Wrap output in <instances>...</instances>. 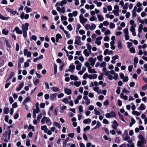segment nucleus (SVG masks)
Masks as SVG:
<instances>
[{
	"mask_svg": "<svg viewBox=\"0 0 147 147\" xmlns=\"http://www.w3.org/2000/svg\"><path fill=\"white\" fill-rule=\"evenodd\" d=\"M41 122L42 124H44L46 122L48 125H50L52 124V122L50 119L44 116L42 119Z\"/></svg>",
	"mask_w": 147,
	"mask_h": 147,
	"instance_id": "1",
	"label": "nucleus"
},
{
	"mask_svg": "<svg viewBox=\"0 0 147 147\" xmlns=\"http://www.w3.org/2000/svg\"><path fill=\"white\" fill-rule=\"evenodd\" d=\"M146 142V140H139L137 142V146L139 147H147L145 145Z\"/></svg>",
	"mask_w": 147,
	"mask_h": 147,
	"instance_id": "2",
	"label": "nucleus"
},
{
	"mask_svg": "<svg viewBox=\"0 0 147 147\" xmlns=\"http://www.w3.org/2000/svg\"><path fill=\"white\" fill-rule=\"evenodd\" d=\"M116 116V113L114 111L111 112L110 113H107L105 115V117L107 118L115 117Z\"/></svg>",
	"mask_w": 147,
	"mask_h": 147,
	"instance_id": "3",
	"label": "nucleus"
},
{
	"mask_svg": "<svg viewBox=\"0 0 147 147\" xmlns=\"http://www.w3.org/2000/svg\"><path fill=\"white\" fill-rule=\"evenodd\" d=\"M97 58L95 57L94 58L92 57H90L88 59V61L90 63V65L93 67L94 66L96 61Z\"/></svg>",
	"mask_w": 147,
	"mask_h": 147,
	"instance_id": "4",
	"label": "nucleus"
},
{
	"mask_svg": "<svg viewBox=\"0 0 147 147\" xmlns=\"http://www.w3.org/2000/svg\"><path fill=\"white\" fill-rule=\"evenodd\" d=\"M29 24L26 23L25 24H23L22 26V29L23 31H27L28 30Z\"/></svg>",
	"mask_w": 147,
	"mask_h": 147,
	"instance_id": "5",
	"label": "nucleus"
},
{
	"mask_svg": "<svg viewBox=\"0 0 147 147\" xmlns=\"http://www.w3.org/2000/svg\"><path fill=\"white\" fill-rule=\"evenodd\" d=\"M79 19L80 22L82 24L86 22L87 21V19L84 18L82 14H81L80 16Z\"/></svg>",
	"mask_w": 147,
	"mask_h": 147,
	"instance_id": "6",
	"label": "nucleus"
},
{
	"mask_svg": "<svg viewBox=\"0 0 147 147\" xmlns=\"http://www.w3.org/2000/svg\"><path fill=\"white\" fill-rule=\"evenodd\" d=\"M74 44L77 45H81V37L78 36L76 38Z\"/></svg>",
	"mask_w": 147,
	"mask_h": 147,
	"instance_id": "7",
	"label": "nucleus"
},
{
	"mask_svg": "<svg viewBox=\"0 0 147 147\" xmlns=\"http://www.w3.org/2000/svg\"><path fill=\"white\" fill-rule=\"evenodd\" d=\"M24 53L25 56H27L28 57H31V52L30 51H28L27 49H24Z\"/></svg>",
	"mask_w": 147,
	"mask_h": 147,
	"instance_id": "8",
	"label": "nucleus"
},
{
	"mask_svg": "<svg viewBox=\"0 0 147 147\" xmlns=\"http://www.w3.org/2000/svg\"><path fill=\"white\" fill-rule=\"evenodd\" d=\"M102 37L100 36L96 38L95 43L98 45L99 46L101 44V42L100 40L102 39Z\"/></svg>",
	"mask_w": 147,
	"mask_h": 147,
	"instance_id": "9",
	"label": "nucleus"
},
{
	"mask_svg": "<svg viewBox=\"0 0 147 147\" xmlns=\"http://www.w3.org/2000/svg\"><path fill=\"white\" fill-rule=\"evenodd\" d=\"M20 18L22 19L23 20L24 19H27L29 18V15L28 14H26L25 15L24 13H22L21 15H20Z\"/></svg>",
	"mask_w": 147,
	"mask_h": 147,
	"instance_id": "10",
	"label": "nucleus"
},
{
	"mask_svg": "<svg viewBox=\"0 0 147 147\" xmlns=\"http://www.w3.org/2000/svg\"><path fill=\"white\" fill-rule=\"evenodd\" d=\"M113 51H109V50L108 49H105L104 51V54L106 55L108 54V55H111L113 53Z\"/></svg>",
	"mask_w": 147,
	"mask_h": 147,
	"instance_id": "11",
	"label": "nucleus"
},
{
	"mask_svg": "<svg viewBox=\"0 0 147 147\" xmlns=\"http://www.w3.org/2000/svg\"><path fill=\"white\" fill-rule=\"evenodd\" d=\"M8 131H6L3 134V137L4 136H8L9 137H10L11 134V130L10 129L8 130Z\"/></svg>",
	"mask_w": 147,
	"mask_h": 147,
	"instance_id": "12",
	"label": "nucleus"
},
{
	"mask_svg": "<svg viewBox=\"0 0 147 147\" xmlns=\"http://www.w3.org/2000/svg\"><path fill=\"white\" fill-rule=\"evenodd\" d=\"M65 93L67 95H69L71 94L72 92L70 89L65 88L64 89Z\"/></svg>",
	"mask_w": 147,
	"mask_h": 147,
	"instance_id": "13",
	"label": "nucleus"
},
{
	"mask_svg": "<svg viewBox=\"0 0 147 147\" xmlns=\"http://www.w3.org/2000/svg\"><path fill=\"white\" fill-rule=\"evenodd\" d=\"M88 78L90 80L92 79H95L97 77V75L96 74H88Z\"/></svg>",
	"mask_w": 147,
	"mask_h": 147,
	"instance_id": "14",
	"label": "nucleus"
},
{
	"mask_svg": "<svg viewBox=\"0 0 147 147\" xmlns=\"http://www.w3.org/2000/svg\"><path fill=\"white\" fill-rule=\"evenodd\" d=\"M137 7H136L135 6L134 8V9L132 11V15L133 17L135 18L136 16V11L137 9Z\"/></svg>",
	"mask_w": 147,
	"mask_h": 147,
	"instance_id": "15",
	"label": "nucleus"
},
{
	"mask_svg": "<svg viewBox=\"0 0 147 147\" xmlns=\"http://www.w3.org/2000/svg\"><path fill=\"white\" fill-rule=\"evenodd\" d=\"M3 137V138H2L3 141L6 142H7L10 138V137H9V138L8 136H6L5 135Z\"/></svg>",
	"mask_w": 147,
	"mask_h": 147,
	"instance_id": "16",
	"label": "nucleus"
},
{
	"mask_svg": "<svg viewBox=\"0 0 147 147\" xmlns=\"http://www.w3.org/2000/svg\"><path fill=\"white\" fill-rule=\"evenodd\" d=\"M70 78L71 80L77 81L79 79L76 76L73 75H71L70 76Z\"/></svg>",
	"mask_w": 147,
	"mask_h": 147,
	"instance_id": "17",
	"label": "nucleus"
},
{
	"mask_svg": "<svg viewBox=\"0 0 147 147\" xmlns=\"http://www.w3.org/2000/svg\"><path fill=\"white\" fill-rule=\"evenodd\" d=\"M88 72L89 73L96 74L97 73V72L94 69H92L91 67H89L88 69Z\"/></svg>",
	"mask_w": 147,
	"mask_h": 147,
	"instance_id": "18",
	"label": "nucleus"
},
{
	"mask_svg": "<svg viewBox=\"0 0 147 147\" xmlns=\"http://www.w3.org/2000/svg\"><path fill=\"white\" fill-rule=\"evenodd\" d=\"M113 124L112 125V128L114 129H116L117 127L118 126L117 122L116 120H114L113 121Z\"/></svg>",
	"mask_w": 147,
	"mask_h": 147,
	"instance_id": "19",
	"label": "nucleus"
},
{
	"mask_svg": "<svg viewBox=\"0 0 147 147\" xmlns=\"http://www.w3.org/2000/svg\"><path fill=\"white\" fill-rule=\"evenodd\" d=\"M14 30L18 34H21L22 33V31L19 29V28L18 27H16L14 28Z\"/></svg>",
	"mask_w": 147,
	"mask_h": 147,
	"instance_id": "20",
	"label": "nucleus"
},
{
	"mask_svg": "<svg viewBox=\"0 0 147 147\" xmlns=\"http://www.w3.org/2000/svg\"><path fill=\"white\" fill-rule=\"evenodd\" d=\"M57 95V93L52 94L50 96V99L53 100H55L56 99Z\"/></svg>",
	"mask_w": 147,
	"mask_h": 147,
	"instance_id": "21",
	"label": "nucleus"
},
{
	"mask_svg": "<svg viewBox=\"0 0 147 147\" xmlns=\"http://www.w3.org/2000/svg\"><path fill=\"white\" fill-rule=\"evenodd\" d=\"M117 47L118 48L121 49L122 48V42L121 40H119L118 41Z\"/></svg>",
	"mask_w": 147,
	"mask_h": 147,
	"instance_id": "22",
	"label": "nucleus"
},
{
	"mask_svg": "<svg viewBox=\"0 0 147 147\" xmlns=\"http://www.w3.org/2000/svg\"><path fill=\"white\" fill-rule=\"evenodd\" d=\"M41 129L42 130L44 131V132L45 133H47V130H48V128H47V126L45 125H44L43 126H42L41 127Z\"/></svg>",
	"mask_w": 147,
	"mask_h": 147,
	"instance_id": "23",
	"label": "nucleus"
},
{
	"mask_svg": "<svg viewBox=\"0 0 147 147\" xmlns=\"http://www.w3.org/2000/svg\"><path fill=\"white\" fill-rule=\"evenodd\" d=\"M93 89L94 91L97 92L98 94H100L101 92V90H99V88L98 87H94Z\"/></svg>",
	"mask_w": 147,
	"mask_h": 147,
	"instance_id": "24",
	"label": "nucleus"
},
{
	"mask_svg": "<svg viewBox=\"0 0 147 147\" xmlns=\"http://www.w3.org/2000/svg\"><path fill=\"white\" fill-rule=\"evenodd\" d=\"M75 68V65H73L69 66V67L68 71L71 72L73 71Z\"/></svg>",
	"mask_w": 147,
	"mask_h": 147,
	"instance_id": "25",
	"label": "nucleus"
},
{
	"mask_svg": "<svg viewBox=\"0 0 147 147\" xmlns=\"http://www.w3.org/2000/svg\"><path fill=\"white\" fill-rule=\"evenodd\" d=\"M30 100V98L29 96L26 97L23 102V105H25L28 101H29Z\"/></svg>",
	"mask_w": 147,
	"mask_h": 147,
	"instance_id": "26",
	"label": "nucleus"
},
{
	"mask_svg": "<svg viewBox=\"0 0 147 147\" xmlns=\"http://www.w3.org/2000/svg\"><path fill=\"white\" fill-rule=\"evenodd\" d=\"M97 18L99 21L101 22L104 20V17L100 14H98L97 15Z\"/></svg>",
	"mask_w": 147,
	"mask_h": 147,
	"instance_id": "27",
	"label": "nucleus"
},
{
	"mask_svg": "<svg viewBox=\"0 0 147 147\" xmlns=\"http://www.w3.org/2000/svg\"><path fill=\"white\" fill-rule=\"evenodd\" d=\"M91 120L90 119L88 118L84 119L83 121V123L84 124H88L90 123Z\"/></svg>",
	"mask_w": 147,
	"mask_h": 147,
	"instance_id": "28",
	"label": "nucleus"
},
{
	"mask_svg": "<svg viewBox=\"0 0 147 147\" xmlns=\"http://www.w3.org/2000/svg\"><path fill=\"white\" fill-rule=\"evenodd\" d=\"M24 84V83L23 82H21V84H20L19 86V87H18L16 89V90L17 91H19L21 90V89L22 88Z\"/></svg>",
	"mask_w": 147,
	"mask_h": 147,
	"instance_id": "29",
	"label": "nucleus"
},
{
	"mask_svg": "<svg viewBox=\"0 0 147 147\" xmlns=\"http://www.w3.org/2000/svg\"><path fill=\"white\" fill-rule=\"evenodd\" d=\"M143 28V25L142 24H140L139 25V26L138 29V32L140 33L142 32V30Z\"/></svg>",
	"mask_w": 147,
	"mask_h": 147,
	"instance_id": "30",
	"label": "nucleus"
},
{
	"mask_svg": "<svg viewBox=\"0 0 147 147\" xmlns=\"http://www.w3.org/2000/svg\"><path fill=\"white\" fill-rule=\"evenodd\" d=\"M81 84V82L80 81H75L74 82V85L78 87L80 86Z\"/></svg>",
	"mask_w": 147,
	"mask_h": 147,
	"instance_id": "31",
	"label": "nucleus"
},
{
	"mask_svg": "<svg viewBox=\"0 0 147 147\" xmlns=\"http://www.w3.org/2000/svg\"><path fill=\"white\" fill-rule=\"evenodd\" d=\"M132 113L133 115H135L137 116H139L141 114V113H140L137 111H133Z\"/></svg>",
	"mask_w": 147,
	"mask_h": 147,
	"instance_id": "32",
	"label": "nucleus"
},
{
	"mask_svg": "<svg viewBox=\"0 0 147 147\" xmlns=\"http://www.w3.org/2000/svg\"><path fill=\"white\" fill-rule=\"evenodd\" d=\"M83 53L86 57L89 56V54L88 53V51L87 49H86L84 50L83 51Z\"/></svg>",
	"mask_w": 147,
	"mask_h": 147,
	"instance_id": "33",
	"label": "nucleus"
},
{
	"mask_svg": "<svg viewBox=\"0 0 147 147\" xmlns=\"http://www.w3.org/2000/svg\"><path fill=\"white\" fill-rule=\"evenodd\" d=\"M145 105L143 103H142L140 106V108L142 110H144L145 109Z\"/></svg>",
	"mask_w": 147,
	"mask_h": 147,
	"instance_id": "34",
	"label": "nucleus"
},
{
	"mask_svg": "<svg viewBox=\"0 0 147 147\" xmlns=\"http://www.w3.org/2000/svg\"><path fill=\"white\" fill-rule=\"evenodd\" d=\"M96 27V26L94 24H92L90 26V29L92 31L94 30Z\"/></svg>",
	"mask_w": 147,
	"mask_h": 147,
	"instance_id": "35",
	"label": "nucleus"
},
{
	"mask_svg": "<svg viewBox=\"0 0 147 147\" xmlns=\"http://www.w3.org/2000/svg\"><path fill=\"white\" fill-rule=\"evenodd\" d=\"M0 18L3 20H7L9 19V17H4L0 13Z\"/></svg>",
	"mask_w": 147,
	"mask_h": 147,
	"instance_id": "36",
	"label": "nucleus"
},
{
	"mask_svg": "<svg viewBox=\"0 0 147 147\" xmlns=\"http://www.w3.org/2000/svg\"><path fill=\"white\" fill-rule=\"evenodd\" d=\"M101 125L100 123L98 121L97 122V124L94 127V129H96L98 128Z\"/></svg>",
	"mask_w": 147,
	"mask_h": 147,
	"instance_id": "37",
	"label": "nucleus"
},
{
	"mask_svg": "<svg viewBox=\"0 0 147 147\" xmlns=\"http://www.w3.org/2000/svg\"><path fill=\"white\" fill-rule=\"evenodd\" d=\"M102 57L103 56L102 55H100L97 57V58L98 60L100 62H102Z\"/></svg>",
	"mask_w": 147,
	"mask_h": 147,
	"instance_id": "38",
	"label": "nucleus"
},
{
	"mask_svg": "<svg viewBox=\"0 0 147 147\" xmlns=\"http://www.w3.org/2000/svg\"><path fill=\"white\" fill-rule=\"evenodd\" d=\"M9 109L7 107L5 108L4 110V113L5 114H7L9 113Z\"/></svg>",
	"mask_w": 147,
	"mask_h": 147,
	"instance_id": "39",
	"label": "nucleus"
},
{
	"mask_svg": "<svg viewBox=\"0 0 147 147\" xmlns=\"http://www.w3.org/2000/svg\"><path fill=\"white\" fill-rule=\"evenodd\" d=\"M53 123L54 124V125L56 127H57L59 128H60L61 127V126L60 124L58 123L57 122L55 121L53 122Z\"/></svg>",
	"mask_w": 147,
	"mask_h": 147,
	"instance_id": "40",
	"label": "nucleus"
},
{
	"mask_svg": "<svg viewBox=\"0 0 147 147\" xmlns=\"http://www.w3.org/2000/svg\"><path fill=\"white\" fill-rule=\"evenodd\" d=\"M119 11H116L115 10H113V12L114 13V15L116 16H118L119 15V14L118 13Z\"/></svg>",
	"mask_w": 147,
	"mask_h": 147,
	"instance_id": "41",
	"label": "nucleus"
},
{
	"mask_svg": "<svg viewBox=\"0 0 147 147\" xmlns=\"http://www.w3.org/2000/svg\"><path fill=\"white\" fill-rule=\"evenodd\" d=\"M13 75V72H11L9 75V78L7 79V81L6 82H7L10 79H11L12 78Z\"/></svg>",
	"mask_w": 147,
	"mask_h": 147,
	"instance_id": "42",
	"label": "nucleus"
},
{
	"mask_svg": "<svg viewBox=\"0 0 147 147\" xmlns=\"http://www.w3.org/2000/svg\"><path fill=\"white\" fill-rule=\"evenodd\" d=\"M9 31L8 30L6 31L5 29H3L2 31V33L5 35H7L9 32Z\"/></svg>",
	"mask_w": 147,
	"mask_h": 147,
	"instance_id": "43",
	"label": "nucleus"
},
{
	"mask_svg": "<svg viewBox=\"0 0 147 147\" xmlns=\"http://www.w3.org/2000/svg\"><path fill=\"white\" fill-rule=\"evenodd\" d=\"M66 3V1L65 0H63L60 3V5L62 7L63 6V5L65 4Z\"/></svg>",
	"mask_w": 147,
	"mask_h": 147,
	"instance_id": "44",
	"label": "nucleus"
},
{
	"mask_svg": "<svg viewBox=\"0 0 147 147\" xmlns=\"http://www.w3.org/2000/svg\"><path fill=\"white\" fill-rule=\"evenodd\" d=\"M129 51L131 53H135L136 51L135 49L133 47H131L129 49Z\"/></svg>",
	"mask_w": 147,
	"mask_h": 147,
	"instance_id": "45",
	"label": "nucleus"
},
{
	"mask_svg": "<svg viewBox=\"0 0 147 147\" xmlns=\"http://www.w3.org/2000/svg\"><path fill=\"white\" fill-rule=\"evenodd\" d=\"M51 89L54 92L58 91L59 90V89L58 88L55 87H53L51 88Z\"/></svg>",
	"mask_w": 147,
	"mask_h": 147,
	"instance_id": "46",
	"label": "nucleus"
},
{
	"mask_svg": "<svg viewBox=\"0 0 147 147\" xmlns=\"http://www.w3.org/2000/svg\"><path fill=\"white\" fill-rule=\"evenodd\" d=\"M5 44L9 48L11 47V45L9 44V41L8 40H7L5 41Z\"/></svg>",
	"mask_w": 147,
	"mask_h": 147,
	"instance_id": "47",
	"label": "nucleus"
},
{
	"mask_svg": "<svg viewBox=\"0 0 147 147\" xmlns=\"http://www.w3.org/2000/svg\"><path fill=\"white\" fill-rule=\"evenodd\" d=\"M90 20L91 21H94L97 20V18L95 16H93L91 17L90 18Z\"/></svg>",
	"mask_w": 147,
	"mask_h": 147,
	"instance_id": "48",
	"label": "nucleus"
},
{
	"mask_svg": "<svg viewBox=\"0 0 147 147\" xmlns=\"http://www.w3.org/2000/svg\"><path fill=\"white\" fill-rule=\"evenodd\" d=\"M62 101L65 103V104H67L69 102V101L68 100V99L67 98H65L63 99Z\"/></svg>",
	"mask_w": 147,
	"mask_h": 147,
	"instance_id": "49",
	"label": "nucleus"
},
{
	"mask_svg": "<svg viewBox=\"0 0 147 147\" xmlns=\"http://www.w3.org/2000/svg\"><path fill=\"white\" fill-rule=\"evenodd\" d=\"M88 74L87 73H85L83 76V79L86 80L87 79V78H88Z\"/></svg>",
	"mask_w": 147,
	"mask_h": 147,
	"instance_id": "50",
	"label": "nucleus"
},
{
	"mask_svg": "<svg viewBox=\"0 0 147 147\" xmlns=\"http://www.w3.org/2000/svg\"><path fill=\"white\" fill-rule=\"evenodd\" d=\"M82 65V64H80L79 65H77L76 66V69L77 70H80L81 69Z\"/></svg>",
	"mask_w": 147,
	"mask_h": 147,
	"instance_id": "51",
	"label": "nucleus"
},
{
	"mask_svg": "<svg viewBox=\"0 0 147 147\" xmlns=\"http://www.w3.org/2000/svg\"><path fill=\"white\" fill-rule=\"evenodd\" d=\"M40 111V109L39 108H36V109H34L33 110V111L35 113H38Z\"/></svg>",
	"mask_w": 147,
	"mask_h": 147,
	"instance_id": "52",
	"label": "nucleus"
},
{
	"mask_svg": "<svg viewBox=\"0 0 147 147\" xmlns=\"http://www.w3.org/2000/svg\"><path fill=\"white\" fill-rule=\"evenodd\" d=\"M119 117L121 118V120L125 122H126L125 121L124 119L123 116L120 113H119Z\"/></svg>",
	"mask_w": 147,
	"mask_h": 147,
	"instance_id": "53",
	"label": "nucleus"
},
{
	"mask_svg": "<svg viewBox=\"0 0 147 147\" xmlns=\"http://www.w3.org/2000/svg\"><path fill=\"white\" fill-rule=\"evenodd\" d=\"M116 92L118 94H119L120 93V87L118 86L117 87Z\"/></svg>",
	"mask_w": 147,
	"mask_h": 147,
	"instance_id": "54",
	"label": "nucleus"
},
{
	"mask_svg": "<svg viewBox=\"0 0 147 147\" xmlns=\"http://www.w3.org/2000/svg\"><path fill=\"white\" fill-rule=\"evenodd\" d=\"M107 65V63L105 61H103L100 64V66L101 67H105Z\"/></svg>",
	"mask_w": 147,
	"mask_h": 147,
	"instance_id": "55",
	"label": "nucleus"
},
{
	"mask_svg": "<svg viewBox=\"0 0 147 147\" xmlns=\"http://www.w3.org/2000/svg\"><path fill=\"white\" fill-rule=\"evenodd\" d=\"M94 114L97 115H100V112L96 110V109L94 110Z\"/></svg>",
	"mask_w": 147,
	"mask_h": 147,
	"instance_id": "56",
	"label": "nucleus"
},
{
	"mask_svg": "<svg viewBox=\"0 0 147 147\" xmlns=\"http://www.w3.org/2000/svg\"><path fill=\"white\" fill-rule=\"evenodd\" d=\"M54 74H56L57 72V66L56 64H55L54 66Z\"/></svg>",
	"mask_w": 147,
	"mask_h": 147,
	"instance_id": "57",
	"label": "nucleus"
},
{
	"mask_svg": "<svg viewBox=\"0 0 147 147\" xmlns=\"http://www.w3.org/2000/svg\"><path fill=\"white\" fill-rule=\"evenodd\" d=\"M133 65H129L128 66V69L129 71L131 72L132 71V70L133 69Z\"/></svg>",
	"mask_w": 147,
	"mask_h": 147,
	"instance_id": "58",
	"label": "nucleus"
},
{
	"mask_svg": "<svg viewBox=\"0 0 147 147\" xmlns=\"http://www.w3.org/2000/svg\"><path fill=\"white\" fill-rule=\"evenodd\" d=\"M139 138L140 140H146L142 135H140L138 137Z\"/></svg>",
	"mask_w": 147,
	"mask_h": 147,
	"instance_id": "59",
	"label": "nucleus"
},
{
	"mask_svg": "<svg viewBox=\"0 0 147 147\" xmlns=\"http://www.w3.org/2000/svg\"><path fill=\"white\" fill-rule=\"evenodd\" d=\"M61 20H67V18L66 17L63 16V15H62L61 16Z\"/></svg>",
	"mask_w": 147,
	"mask_h": 147,
	"instance_id": "60",
	"label": "nucleus"
},
{
	"mask_svg": "<svg viewBox=\"0 0 147 147\" xmlns=\"http://www.w3.org/2000/svg\"><path fill=\"white\" fill-rule=\"evenodd\" d=\"M20 46L18 43H16V51H18L19 50Z\"/></svg>",
	"mask_w": 147,
	"mask_h": 147,
	"instance_id": "61",
	"label": "nucleus"
},
{
	"mask_svg": "<svg viewBox=\"0 0 147 147\" xmlns=\"http://www.w3.org/2000/svg\"><path fill=\"white\" fill-rule=\"evenodd\" d=\"M130 137L127 135L123 139V140L125 141H127L129 140Z\"/></svg>",
	"mask_w": 147,
	"mask_h": 147,
	"instance_id": "62",
	"label": "nucleus"
},
{
	"mask_svg": "<svg viewBox=\"0 0 147 147\" xmlns=\"http://www.w3.org/2000/svg\"><path fill=\"white\" fill-rule=\"evenodd\" d=\"M56 38L61 39L62 38L61 35L59 34H57L56 36Z\"/></svg>",
	"mask_w": 147,
	"mask_h": 147,
	"instance_id": "63",
	"label": "nucleus"
},
{
	"mask_svg": "<svg viewBox=\"0 0 147 147\" xmlns=\"http://www.w3.org/2000/svg\"><path fill=\"white\" fill-rule=\"evenodd\" d=\"M111 34L110 31L109 30H107L105 32V35H107Z\"/></svg>",
	"mask_w": 147,
	"mask_h": 147,
	"instance_id": "64",
	"label": "nucleus"
}]
</instances>
